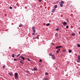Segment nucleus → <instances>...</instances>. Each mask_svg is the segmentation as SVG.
I'll return each instance as SVG.
<instances>
[{"label": "nucleus", "instance_id": "1", "mask_svg": "<svg viewBox=\"0 0 80 80\" xmlns=\"http://www.w3.org/2000/svg\"><path fill=\"white\" fill-rule=\"evenodd\" d=\"M15 79H18V75L17 72H16L15 73Z\"/></svg>", "mask_w": 80, "mask_h": 80}, {"label": "nucleus", "instance_id": "2", "mask_svg": "<svg viewBox=\"0 0 80 80\" xmlns=\"http://www.w3.org/2000/svg\"><path fill=\"white\" fill-rule=\"evenodd\" d=\"M52 58L53 59V60H55V59L56 58L55 57V55H54V56H52Z\"/></svg>", "mask_w": 80, "mask_h": 80}, {"label": "nucleus", "instance_id": "3", "mask_svg": "<svg viewBox=\"0 0 80 80\" xmlns=\"http://www.w3.org/2000/svg\"><path fill=\"white\" fill-rule=\"evenodd\" d=\"M56 10V9L55 8H54L52 10V13H54V12H55V10Z\"/></svg>", "mask_w": 80, "mask_h": 80}, {"label": "nucleus", "instance_id": "4", "mask_svg": "<svg viewBox=\"0 0 80 80\" xmlns=\"http://www.w3.org/2000/svg\"><path fill=\"white\" fill-rule=\"evenodd\" d=\"M49 56H51V57H52L53 56H54V54H52L51 53H50L49 54Z\"/></svg>", "mask_w": 80, "mask_h": 80}, {"label": "nucleus", "instance_id": "5", "mask_svg": "<svg viewBox=\"0 0 80 80\" xmlns=\"http://www.w3.org/2000/svg\"><path fill=\"white\" fill-rule=\"evenodd\" d=\"M20 58H21L22 59H23V60H25V58L24 57H22V56L20 57Z\"/></svg>", "mask_w": 80, "mask_h": 80}, {"label": "nucleus", "instance_id": "6", "mask_svg": "<svg viewBox=\"0 0 80 80\" xmlns=\"http://www.w3.org/2000/svg\"><path fill=\"white\" fill-rule=\"evenodd\" d=\"M8 74H9V75H11V76H12V75H13V73H9Z\"/></svg>", "mask_w": 80, "mask_h": 80}, {"label": "nucleus", "instance_id": "7", "mask_svg": "<svg viewBox=\"0 0 80 80\" xmlns=\"http://www.w3.org/2000/svg\"><path fill=\"white\" fill-rule=\"evenodd\" d=\"M33 70H38V69L36 68V67H35L34 68Z\"/></svg>", "mask_w": 80, "mask_h": 80}, {"label": "nucleus", "instance_id": "8", "mask_svg": "<svg viewBox=\"0 0 80 80\" xmlns=\"http://www.w3.org/2000/svg\"><path fill=\"white\" fill-rule=\"evenodd\" d=\"M78 59L79 60H80V55H78Z\"/></svg>", "mask_w": 80, "mask_h": 80}, {"label": "nucleus", "instance_id": "9", "mask_svg": "<svg viewBox=\"0 0 80 80\" xmlns=\"http://www.w3.org/2000/svg\"><path fill=\"white\" fill-rule=\"evenodd\" d=\"M12 57L13 58H14V57H15V54H12Z\"/></svg>", "mask_w": 80, "mask_h": 80}, {"label": "nucleus", "instance_id": "10", "mask_svg": "<svg viewBox=\"0 0 80 80\" xmlns=\"http://www.w3.org/2000/svg\"><path fill=\"white\" fill-rule=\"evenodd\" d=\"M67 22H63V25H66V24H67Z\"/></svg>", "mask_w": 80, "mask_h": 80}, {"label": "nucleus", "instance_id": "11", "mask_svg": "<svg viewBox=\"0 0 80 80\" xmlns=\"http://www.w3.org/2000/svg\"><path fill=\"white\" fill-rule=\"evenodd\" d=\"M72 36H74V35H75V33H72Z\"/></svg>", "mask_w": 80, "mask_h": 80}, {"label": "nucleus", "instance_id": "12", "mask_svg": "<svg viewBox=\"0 0 80 80\" xmlns=\"http://www.w3.org/2000/svg\"><path fill=\"white\" fill-rule=\"evenodd\" d=\"M59 3H60V2H59ZM60 3L63 4V3H64V2L63 1H61V2Z\"/></svg>", "mask_w": 80, "mask_h": 80}, {"label": "nucleus", "instance_id": "13", "mask_svg": "<svg viewBox=\"0 0 80 80\" xmlns=\"http://www.w3.org/2000/svg\"><path fill=\"white\" fill-rule=\"evenodd\" d=\"M43 80H48V78H44Z\"/></svg>", "mask_w": 80, "mask_h": 80}, {"label": "nucleus", "instance_id": "14", "mask_svg": "<svg viewBox=\"0 0 80 80\" xmlns=\"http://www.w3.org/2000/svg\"><path fill=\"white\" fill-rule=\"evenodd\" d=\"M20 62L21 64H23V62L22 61H20Z\"/></svg>", "mask_w": 80, "mask_h": 80}, {"label": "nucleus", "instance_id": "15", "mask_svg": "<svg viewBox=\"0 0 80 80\" xmlns=\"http://www.w3.org/2000/svg\"><path fill=\"white\" fill-rule=\"evenodd\" d=\"M46 26H49L50 25V23H47L46 25Z\"/></svg>", "mask_w": 80, "mask_h": 80}, {"label": "nucleus", "instance_id": "16", "mask_svg": "<svg viewBox=\"0 0 80 80\" xmlns=\"http://www.w3.org/2000/svg\"><path fill=\"white\" fill-rule=\"evenodd\" d=\"M45 74H46V75H48V72H46L45 73Z\"/></svg>", "mask_w": 80, "mask_h": 80}, {"label": "nucleus", "instance_id": "17", "mask_svg": "<svg viewBox=\"0 0 80 80\" xmlns=\"http://www.w3.org/2000/svg\"><path fill=\"white\" fill-rule=\"evenodd\" d=\"M60 7H63V4H60Z\"/></svg>", "mask_w": 80, "mask_h": 80}, {"label": "nucleus", "instance_id": "18", "mask_svg": "<svg viewBox=\"0 0 80 80\" xmlns=\"http://www.w3.org/2000/svg\"><path fill=\"white\" fill-rule=\"evenodd\" d=\"M22 26H23V25H22V24H21L20 25H19V27H22Z\"/></svg>", "mask_w": 80, "mask_h": 80}, {"label": "nucleus", "instance_id": "19", "mask_svg": "<svg viewBox=\"0 0 80 80\" xmlns=\"http://www.w3.org/2000/svg\"><path fill=\"white\" fill-rule=\"evenodd\" d=\"M77 45H78V47H80V44H77Z\"/></svg>", "mask_w": 80, "mask_h": 80}, {"label": "nucleus", "instance_id": "20", "mask_svg": "<svg viewBox=\"0 0 80 80\" xmlns=\"http://www.w3.org/2000/svg\"><path fill=\"white\" fill-rule=\"evenodd\" d=\"M71 52H72V50H69V53H71Z\"/></svg>", "mask_w": 80, "mask_h": 80}, {"label": "nucleus", "instance_id": "21", "mask_svg": "<svg viewBox=\"0 0 80 80\" xmlns=\"http://www.w3.org/2000/svg\"><path fill=\"white\" fill-rule=\"evenodd\" d=\"M56 31H58L59 30V28H57V29H56Z\"/></svg>", "mask_w": 80, "mask_h": 80}, {"label": "nucleus", "instance_id": "22", "mask_svg": "<svg viewBox=\"0 0 80 80\" xmlns=\"http://www.w3.org/2000/svg\"><path fill=\"white\" fill-rule=\"evenodd\" d=\"M80 60H79V59H78L77 60V62H80Z\"/></svg>", "mask_w": 80, "mask_h": 80}, {"label": "nucleus", "instance_id": "23", "mask_svg": "<svg viewBox=\"0 0 80 80\" xmlns=\"http://www.w3.org/2000/svg\"><path fill=\"white\" fill-rule=\"evenodd\" d=\"M32 30H35V27H33L32 28Z\"/></svg>", "mask_w": 80, "mask_h": 80}, {"label": "nucleus", "instance_id": "24", "mask_svg": "<svg viewBox=\"0 0 80 80\" xmlns=\"http://www.w3.org/2000/svg\"><path fill=\"white\" fill-rule=\"evenodd\" d=\"M55 8H57V5H55L54 6Z\"/></svg>", "mask_w": 80, "mask_h": 80}, {"label": "nucleus", "instance_id": "25", "mask_svg": "<svg viewBox=\"0 0 80 80\" xmlns=\"http://www.w3.org/2000/svg\"><path fill=\"white\" fill-rule=\"evenodd\" d=\"M39 62H42V59H40L39 60Z\"/></svg>", "mask_w": 80, "mask_h": 80}, {"label": "nucleus", "instance_id": "26", "mask_svg": "<svg viewBox=\"0 0 80 80\" xmlns=\"http://www.w3.org/2000/svg\"><path fill=\"white\" fill-rule=\"evenodd\" d=\"M68 28V26L67 25L66 26V28Z\"/></svg>", "mask_w": 80, "mask_h": 80}, {"label": "nucleus", "instance_id": "27", "mask_svg": "<svg viewBox=\"0 0 80 80\" xmlns=\"http://www.w3.org/2000/svg\"><path fill=\"white\" fill-rule=\"evenodd\" d=\"M35 32L32 33V35H35Z\"/></svg>", "mask_w": 80, "mask_h": 80}, {"label": "nucleus", "instance_id": "28", "mask_svg": "<svg viewBox=\"0 0 80 80\" xmlns=\"http://www.w3.org/2000/svg\"><path fill=\"white\" fill-rule=\"evenodd\" d=\"M56 48H57V49L59 48V46L57 47H56Z\"/></svg>", "mask_w": 80, "mask_h": 80}, {"label": "nucleus", "instance_id": "29", "mask_svg": "<svg viewBox=\"0 0 80 80\" xmlns=\"http://www.w3.org/2000/svg\"><path fill=\"white\" fill-rule=\"evenodd\" d=\"M9 8L10 9H12V7H10Z\"/></svg>", "mask_w": 80, "mask_h": 80}, {"label": "nucleus", "instance_id": "30", "mask_svg": "<svg viewBox=\"0 0 80 80\" xmlns=\"http://www.w3.org/2000/svg\"><path fill=\"white\" fill-rule=\"evenodd\" d=\"M14 60L15 61H17V59H16V58H15V59H14Z\"/></svg>", "mask_w": 80, "mask_h": 80}, {"label": "nucleus", "instance_id": "31", "mask_svg": "<svg viewBox=\"0 0 80 80\" xmlns=\"http://www.w3.org/2000/svg\"><path fill=\"white\" fill-rule=\"evenodd\" d=\"M20 54H18V55H17V57H19V56H20Z\"/></svg>", "mask_w": 80, "mask_h": 80}, {"label": "nucleus", "instance_id": "32", "mask_svg": "<svg viewBox=\"0 0 80 80\" xmlns=\"http://www.w3.org/2000/svg\"><path fill=\"white\" fill-rule=\"evenodd\" d=\"M35 32H36L35 30H33V32H34V33H35Z\"/></svg>", "mask_w": 80, "mask_h": 80}, {"label": "nucleus", "instance_id": "33", "mask_svg": "<svg viewBox=\"0 0 80 80\" xmlns=\"http://www.w3.org/2000/svg\"><path fill=\"white\" fill-rule=\"evenodd\" d=\"M59 48H62V47L61 46H59Z\"/></svg>", "mask_w": 80, "mask_h": 80}, {"label": "nucleus", "instance_id": "34", "mask_svg": "<svg viewBox=\"0 0 80 80\" xmlns=\"http://www.w3.org/2000/svg\"><path fill=\"white\" fill-rule=\"evenodd\" d=\"M28 61H30V59H29L28 58Z\"/></svg>", "mask_w": 80, "mask_h": 80}, {"label": "nucleus", "instance_id": "35", "mask_svg": "<svg viewBox=\"0 0 80 80\" xmlns=\"http://www.w3.org/2000/svg\"><path fill=\"white\" fill-rule=\"evenodd\" d=\"M37 38V37H36L35 38H33V39H35V38Z\"/></svg>", "mask_w": 80, "mask_h": 80}, {"label": "nucleus", "instance_id": "36", "mask_svg": "<svg viewBox=\"0 0 80 80\" xmlns=\"http://www.w3.org/2000/svg\"><path fill=\"white\" fill-rule=\"evenodd\" d=\"M3 68H5V65H4L3 66Z\"/></svg>", "mask_w": 80, "mask_h": 80}, {"label": "nucleus", "instance_id": "37", "mask_svg": "<svg viewBox=\"0 0 80 80\" xmlns=\"http://www.w3.org/2000/svg\"><path fill=\"white\" fill-rule=\"evenodd\" d=\"M42 0H38V1H39V2H42Z\"/></svg>", "mask_w": 80, "mask_h": 80}, {"label": "nucleus", "instance_id": "38", "mask_svg": "<svg viewBox=\"0 0 80 80\" xmlns=\"http://www.w3.org/2000/svg\"><path fill=\"white\" fill-rule=\"evenodd\" d=\"M56 52H57V53H58V52H59V51H56Z\"/></svg>", "mask_w": 80, "mask_h": 80}, {"label": "nucleus", "instance_id": "39", "mask_svg": "<svg viewBox=\"0 0 80 80\" xmlns=\"http://www.w3.org/2000/svg\"><path fill=\"white\" fill-rule=\"evenodd\" d=\"M60 51V48H59L58 49V51Z\"/></svg>", "mask_w": 80, "mask_h": 80}, {"label": "nucleus", "instance_id": "40", "mask_svg": "<svg viewBox=\"0 0 80 80\" xmlns=\"http://www.w3.org/2000/svg\"><path fill=\"white\" fill-rule=\"evenodd\" d=\"M27 72H28V73H30V71H27Z\"/></svg>", "mask_w": 80, "mask_h": 80}, {"label": "nucleus", "instance_id": "41", "mask_svg": "<svg viewBox=\"0 0 80 80\" xmlns=\"http://www.w3.org/2000/svg\"><path fill=\"white\" fill-rule=\"evenodd\" d=\"M65 50H63V52H65Z\"/></svg>", "mask_w": 80, "mask_h": 80}, {"label": "nucleus", "instance_id": "42", "mask_svg": "<svg viewBox=\"0 0 80 80\" xmlns=\"http://www.w3.org/2000/svg\"><path fill=\"white\" fill-rule=\"evenodd\" d=\"M19 60H20V58H19Z\"/></svg>", "mask_w": 80, "mask_h": 80}, {"label": "nucleus", "instance_id": "43", "mask_svg": "<svg viewBox=\"0 0 80 80\" xmlns=\"http://www.w3.org/2000/svg\"><path fill=\"white\" fill-rule=\"evenodd\" d=\"M79 28V29H80V28Z\"/></svg>", "mask_w": 80, "mask_h": 80}, {"label": "nucleus", "instance_id": "44", "mask_svg": "<svg viewBox=\"0 0 80 80\" xmlns=\"http://www.w3.org/2000/svg\"><path fill=\"white\" fill-rule=\"evenodd\" d=\"M1 63L0 62V64H1Z\"/></svg>", "mask_w": 80, "mask_h": 80}]
</instances>
